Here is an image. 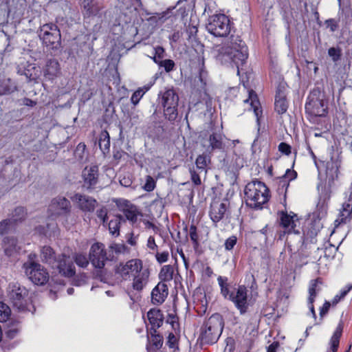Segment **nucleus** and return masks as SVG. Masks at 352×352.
Instances as JSON below:
<instances>
[{
	"label": "nucleus",
	"mask_w": 352,
	"mask_h": 352,
	"mask_svg": "<svg viewBox=\"0 0 352 352\" xmlns=\"http://www.w3.org/2000/svg\"><path fill=\"white\" fill-rule=\"evenodd\" d=\"M297 220L296 214L292 216L287 212H281L280 224L285 228L287 233L286 241L288 248L292 253H298L300 256L307 258L308 256V253L306 252L307 245L316 242V237L322 226L319 221L309 222L302 229L301 232L296 229Z\"/></svg>",
	"instance_id": "obj_1"
},
{
	"label": "nucleus",
	"mask_w": 352,
	"mask_h": 352,
	"mask_svg": "<svg viewBox=\"0 0 352 352\" xmlns=\"http://www.w3.org/2000/svg\"><path fill=\"white\" fill-rule=\"evenodd\" d=\"M212 54L216 60L222 65L234 64L238 75L240 67L245 63L248 58V47L238 34H231L227 45L216 47Z\"/></svg>",
	"instance_id": "obj_2"
},
{
	"label": "nucleus",
	"mask_w": 352,
	"mask_h": 352,
	"mask_svg": "<svg viewBox=\"0 0 352 352\" xmlns=\"http://www.w3.org/2000/svg\"><path fill=\"white\" fill-rule=\"evenodd\" d=\"M115 272L124 280H132V288L137 292L146 287L150 276L149 269L144 267L142 261L139 258L120 263L116 267Z\"/></svg>",
	"instance_id": "obj_3"
},
{
	"label": "nucleus",
	"mask_w": 352,
	"mask_h": 352,
	"mask_svg": "<svg viewBox=\"0 0 352 352\" xmlns=\"http://www.w3.org/2000/svg\"><path fill=\"white\" fill-rule=\"evenodd\" d=\"M245 202L248 206L254 209H261L270 199V190L261 181L248 183L244 190Z\"/></svg>",
	"instance_id": "obj_4"
},
{
	"label": "nucleus",
	"mask_w": 352,
	"mask_h": 352,
	"mask_svg": "<svg viewBox=\"0 0 352 352\" xmlns=\"http://www.w3.org/2000/svg\"><path fill=\"white\" fill-rule=\"evenodd\" d=\"M223 320L219 314H212L204 321L199 336L202 344H212L219 340L223 328Z\"/></svg>",
	"instance_id": "obj_5"
},
{
	"label": "nucleus",
	"mask_w": 352,
	"mask_h": 352,
	"mask_svg": "<svg viewBox=\"0 0 352 352\" xmlns=\"http://www.w3.org/2000/svg\"><path fill=\"white\" fill-rule=\"evenodd\" d=\"M28 291L19 283L9 285L8 296L10 301L19 311L30 312L34 314L36 308L28 297Z\"/></svg>",
	"instance_id": "obj_6"
},
{
	"label": "nucleus",
	"mask_w": 352,
	"mask_h": 352,
	"mask_svg": "<svg viewBox=\"0 0 352 352\" xmlns=\"http://www.w3.org/2000/svg\"><path fill=\"white\" fill-rule=\"evenodd\" d=\"M340 166V161L338 159H334L333 157L327 162L324 184L322 182V174L319 171L318 178L320 182L318 184L317 188L319 191L320 200L323 199L324 201L327 198L329 197L330 188L333 186L335 180L338 177Z\"/></svg>",
	"instance_id": "obj_7"
},
{
	"label": "nucleus",
	"mask_w": 352,
	"mask_h": 352,
	"mask_svg": "<svg viewBox=\"0 0 352 352\" xmlns=\"http://www.w3.org/2000/svg\"><path fill=\"white\" fill-rule=\"evenodd\" d=\"M206 28L215 37H226L232 32L233 23L225 14H215L209 16Z\"/></svg>",
	"instance_id": "obj_8"
},
{
	"label": "nucleus",
	"mask_w": 352,
	"mask_h": 352,
	"mask_svg": "<svg viewBox=\"0 0 352 352\" xmlns=\"http://www.w3.org/2000/svg\"><path fill=\"white\" fill-rule=\"evenodd\" d=\"M319 89H314L308 96L305 103V113L311 122H315L318 117H324L327 113L323 99L320 98Z\"/></svg>",
	"instance_id": "obj_9"
},
{
	"label": "nucleus",
	"mask_w": 352,
	"mask_h": 352,
	"mask_svg": "<svg viewBox=\"0 0 352 352\" xmlns=\"http://www.w3.org/2000/svg\"><path fill=\"white\" fill-rule=\"evenodd\" d=\"M159 104L163 107L164 115L170 121H174L178 115L179 96L173 89L160 92L158 96Z\"/></svg>",
	"instance_id": "obj_10"
},
{
	"label": "nucleus",
	"mask_w": 352,
	"mask_h": 352,
	"mask_svg": "<svg viewBox=\"0 0 352 352\" xmlns=\"http://www.w3.org/2000/svg\"><path fill=\"white\" fill-rule=\"evenodd\" d=\"M38 36L43 44L47 48L58 50L61 47V34L58 26L52 23H45L40 27Z\"/></svg>",
	"instance_id": "obj_11"
},
{
	"label": "nucleus",
	"mask_w": 352,
	"mask_h": 352,
	"mask_svg": "<svg viewBox=\"0 0 352 352\" xmlns=\"http://www.w3.org/2000/svg\"><path fill=\"white\" fill-rule=\"evenodd\" d=\"M114 255L111 253L107 254L104 244L100 242H96L93 243L89 251V259L92 266L97 270L101 272L104 268L106 262L112 261Z\"/></svg>",
	"instance_id": "obj_12"
},
{
	"label": "nucleus",
	"mask_w": 352,
	"mask_h": 352,
	"mask_svg": "<svg viewBox=\"0 0 352 352\" xmlns=\"http://www.w3.org/2000/svg\"><path fill=\"white\" fill-rule=\"evenodd\" d=\"M25 275L35 285H43L49 280L46 269L35 261H26L23 265Z\"/></svg>",
	"instance_id": "obj_13"
},
{
	"label": "nucleus",
	"mask_w": 352,
	"mask_h": 352,
	"mask_svg": "<svg viewBox=\"0 0 352 352\" xmlns=\"http://www.w3.org/2000/svg\"><path fill=\"white\" fill-rule=\"evenodd\" d=\"M248 289L244 285H239L235 291L230 296L229 300L232 301L241 315L245 314L248 309Z\"/></svg>",
	"instance_id": "obj_14"
},
{
	"label": "nucleus",
	"mask_w": 352,
	"mask_h": 352,
	"mask_svg": "<svg viewBox=\"0 0 352 352\" xmlns=\"http://www.w3.org/2000/svg\"><path fill=\"white\" fill-rule=\"evenodd\" d=\"M287 90V83L283 80L280 81L276 87L274 101V109L280 115L285 113L288 109Z\"/></svg>",
	"instance_id": "obj_15"
},
{
	"label": "nucleus",
	"mask_w": 352,
	"mask_h": 352,
	"mask_svg": "<svg viewBox=\"0 0 352 352\" xmlns=\"http://www.w3.org/2000/svg\"><path fill=\"white\" fill-rule=\"evenodd\" d=\"M71 199L83 212H94L97 204V201L94 198L80 193L74 194L71 197Z\"/></svg>",
	"instance_id": "obj_16"
},
{
	"label": "nucleus",
	"mask_w": 352,
	"mask_h": 352,
	"mask_svg": "<svg viewBox=\"0 0 352 352\" xmlns=\"http://www.w3.org/2000/svg\"><path fill=\"white\" fill-rule=\"evenodd\" d=\"M70 202L65 197H58L53 199L49 206V210L52 215H66L70 212Z\"/></svg>",
	"instance_id": "obj_17"
},
{
	"label": "nucleus",
	"mask_w": 352,
	"mask_h": 352,
	"mask_svg": "<svg viewBox=\"0 0 352 352\" xmlns=\"http://www.w3.org/2000/svg\"><path fill=\"white\" fill-rule=\"evenodd\" d=\"M98 167L97 166H86L82 173V186L87 190L94 189L98 182Z\"/></svg>",
	"instance_id": "obj_18"
},
{
	"label": "nucleus",
	"mask_w": 352,
	"mask_h": 352,
	"mask_svg": "<svg viewBox=\"0 0 352 352\" xmlns=\"http://www.w3.org/2000/svg\"><path fill=\"white\" fill-rule=\"evenodd\" d=\"M59 273L65 277H72L75 275V267L73 263L65 255L58 257L56 265Z\"/></svg>",
	"instance_id": "obj_19"
},
{
	"label": "nucleus",
	"mask_w": 352,
	"mask_h": 352,
	"mask_svg": "<svg viewBox=\"0 0 352 352\" xmlns=\"http://www.w3.org/2000/svg\"><path fill=\"white\" fill-rule=\"evenodd\" d=\"M168 294V288L166 283L160 282L151 292V301L154 305L162 304Z\"/></svg>",
	"instance_id": "obj_20"
},
{
	"label": "nucleus",
	"mask_w": 352,
	"mask_h": 352,
	"mask_svg": "<svg viewBox=\"0 0 352 352\" xmlns=\"http://www.w3.org/2000/svg\"><path fill=\"white\" fill-rule=\"evenodd\" d=\"M321 281L320 278H317L315 280H311L309 287V297L307 300V305L310 311L311 316L316 320V314L314 306V302L315 301V298L320 291V288L318 286V284H321Z\"/></svg>",
	"instance_id": "obj_21"
},
{
	"label": "nucleus",
	"mask_w": 352,
	"mask_h": 352,
	"mask_svg": "<svg viewBox=\"0 0 352 352\" xmlns=\"http://www.w3.org/2000/svg\"><path fill=\"white\" fill-rule=\"evenodd\" d=\"M147 317L151 324L150 331L157 333V329L162 325L164 321L162 311L159 309H151L147 313Z\"/></svg>",
	"instance_id": "obj_22"
},
{
	"label": "nucleus",
	"mask_w": 352,
	"mask_h": 352,
	"mask_svg": "<svg viewBox=\"0 0 352 352\" xmlns=\"http://www.w3.org/2000/svg\"><path fill=\"white\" fill-rule=\"evenodd\" d=\"M227 211V205L225 203H213L210 206L209 216L214 223L222 220Z\"/></svg>",
	"instance_id": "obj_23"
},
{
	"label": "nucleus",
	"mask_w": 352,
	"mask_h": 352,
	"mask_svg": "<svg viewBox=\"0 0 352 352\" xmlns=\"http://www.w3.org/2000/svg\"><path fill=\"white\" fill-rule=\"evenodd\" d=\"M297 177V173L294 170L287 169L285 174L280 181L278 192L279 195H283V201H281L283 204H285L286 202V192L289 186V182L292 181Z\"/></svg>",
	"instance_id": "obj_24"
},
{
	"label": "nucleus",
	"mask_w": 352,
	"mask_h": 352,
	"mask_svg": "<svg viewBox=\"0 0 352 352\" xmlns=\"http://www.w3.org/2000/svg\"><path fill=\"white\" fill-rule=\"evenodd\" d=\"M0 8L8 12V15L19 16L23 14V3H12V0H0Z\"/></svg>",
	"instance_id": "obj_25"
},
{
	"label": "nucleus",
	"mask_w": 352,
	"mask_h": 352,
	"mask_svg": "<svg viewBox=\"0 0 352 352\" xmlns=\"http://www.w3.org/2000/svg\"><path fill=\"white\" fill-rule=\"evenodd\" d=\"M60 72V65L57 60L54 58L47 60L43 68V75L45 78L52 80Z\"/></svg>",
	"instance_id": "obj_26"
},
{
	"label": "nucleus",
	"mask_w": 352,
	"mask_h": 352,
	"mask_svg": "<svg viewBox=\"0 0 352 352\" xmlns=\"http://www.w3.org/2000/svg\"><path fill=\"white\" fill-rule=\"evenodd\" d=\"M82 6L85 11V14L87 16H100L102 5L96 0H83Z\"/></svg>",
	"instance_id": "obj_27"
},
{
	"label": "nucleus",
	"mask_w": 352,
	"mask_h": 352,
	"mask_svg": "<svg viewBox=\"0 0 352 352\" xmlns=\"http://www.w3.org/2000/svg\"><path fill=\"white\" fill-rule=\"evenodd\" d=\"M21 329V322L16 319H10L6 324V329L5 331L6 337L8 339L16 338L20 333Z\"/></svg>",
	"instance_id": "obj_28"
},
{
	"label": "nucleus",
	"mask_w": 352,
	"mask_h": 352,
	"mask_svg": "<svg viewBox=\"0 0 352 352\" xmlns=\"http://www.w3.org/2000/svg\"><path fill=\"white\" fill-rule=\"evenodd\" d=\"M248 95V98L245 99L244 102L246 103H250L251 108L253 109L254 115L256 118L257 123L259 125V118L262 115V110L261 108L260 102L258 101L257 95L254 91H250Z\"/></svg>",
	"instance_id": "obj_29"
},
{
	"label": "nucleus",
	"mask_w": 352,
	"mask_h": 352,
	"mask_svg": "<svg viewBox=\"0 0 352 352\" xmlns=\"http://www.w3.org/2000/svg\"><path fill=\"white\" fill-rule=\"evenodd\" d=\"M342 331L343 323L342 321H340L329 340L330 349L332 352H337L338 349L339 347L340 340L342 336Z\"/></svg>",
	"instance_id": "obj_30"
},
{
	"label": "nucleus",
	"mask_w": 352,
	"mask_h": 352,
	"mask_svg": "<svg viewBox=\"0 0 352 352\" xmlns=\"http://www.w3.org/2000/svg\"><path fill=\"white\" fill-rule=\"evenodd\" d=\"M98 145L104 155L109 153L110 151V135L107 131L103 130L99 135Z\"/></svg>",
	"instance_id": "obj_31"
},
{
	"label": "nucleus",
	"mask_w": 352,
	"mask_h": 352,
	"mask_svg": "<svg viewBox=\"0 0 352 352\" xmlns=\"http://www.w3.org/2000/svg\"><path fill=\"white\" fill-rule=\"evenodd\" d=\"M343 210L341 212V222L345 223L348 218H350L352 212V182L351 191L349 193L347 200L342 204Z\"/></svg>",
	"instance_id": "obj_32"
},
{
	"label": "nucleus",
	"mask_w": 352,
	"mask_h": 352,
	"mask_svg": "<svg viewBox=\"0 0 352 352\" xmlns=\"http://www.w3.org/2000/svg\"><path fill=\"white\" fill-rule=\"evenodd\" d=\"M244 166V160L242 157L239 155L234 154L232 157L231 164L228 167V171L232 173L234 175L238 173V171L243 168Z\"/></svg>",
	"instance_id": "obj_33"
},
{
	"label": "nucleus",
	"mask_w": 352,
	"mask_h": 352,
	"mask_svg": "<svg viewBox=\"0 0 352 352\" xmlns=\"http://www.w3.org/2000/svg\"><path fill=\"white\" fill-rule=\"evenodd\" d=\"M210 163V157L207 155H199L195 160L196 168L199 173H207V167Z\"/></svg>",
	"instance_id": "obj_34"
},
{
	"label": "nucleus",
	"mask_w": 352,
	"mask_h": 352,
	"mask_svg": "<svg viewBox=\"0 0 352 352\" xmlns=\"http://www.w3.org/2000/svg\"><path fill=\"white\" fill-rule=\"evenodd\" d=\"M57 230V224L55 223H50L46 225V227L39 226L36 228V232L41 235L51 237L54 236Z\"/></svg>",
	"instance_id": "obj_35"
},
{
	"label": "nucleus",
	"mask_w": 352,
	"mask_h": 352,
	"mask_svg": "<svg viewBox=\"0 0 352 352\" xmlns=\"http://www.w3.org/2000/svg\"><path fill=\"white\" fill-rule=\"evenodd\" d=\"M123 218L121 215H117L111 219L109 223V230L111 235L118 236L120 234V228Z\"/></svg>",
	"instance_id": "obj_36"
},
{
	"label": "nucleus",
	"mask_w": 352,
	"mask_h": 352,
	"mask_svg": "<svg viewBox=\"0 0 352 352\" xmlns=\"http://www.w3.org/2000/svg\"><path fill=\"white\" fill-rule=\"evenodd\" d=\"M217 281L220 287L221 294L223 296L224 298L229 300L230 296H231L234 291L231 292L230 290V286L228 283V278L219 276L217 278Z\"/></svg>",
	"instance_id": "obj_37"
},
{
	"label": "nucleus",
	"mask_w": 352,
	"mask_h": 352,
	"mask_svg": "<svg viewBox=\"0 0 352 352\" xmlns=\"http://www.w3.org/2000/svg\"><path fill=\"white\" fill-rule=\"evenodd\" d=\"M3 243L4 251L8 256H11L14 252H16L20 249V248H18L17 247V240L14 237L5 238Z\"/></svg>",
	"instance_id": "obj_38"
},
{
	"label": "nucleus",
	"mask_w": 352,
	"mask_h": 352,
	"mask_svg": "<svg viewBox=\"0 0 352 352\" xmlns=\"http://www.w3.org/2000/svg\"><path fill=\"white\" fill-rule=\"evenodd\" d=\"M173 267L170 265H164L159 274V278L161 280L160 282H164L166 283V282L170 281L173 277Z\"/></svg>",
	"instance_id": "obj_39"
},
{
	"label": "nucleus",
	"mask_w": 352,
	"mask_h": 352,
	"mask_svg": "<svg viewBox=\"0 0 352 352\" xmlns=\"http://www.w3.org/2000/svg\"><path fill=\"white\" fill-rule=\"evenodd\" d=\"M16 89V85L10 78L0 80V96L10 94Z\"/></svg>",
	"instance_id": "obj_40"
},
{
	"label": "nucleus",
	"mask_w": 352,
	"mask_h": 352,
	"mask_svg": "<svg viewBox=\"0 0 352 352\" xmlns=\"http://www.w3.org/2000/svg\"><path fill=\"white\" fill-rule=\"evenodd\" d=\"M209 142L212 150L221 149L223 146L221 134L219 133H212L210 135Z\"/></svg>",
	"instance_id": "obj_41"
},
{
	"label": "nucleus",
	"mask_w": 352,
	"mask_h": 352,
	"mask_svg": "<svg viewBox=\"0 0 352 352\" xmlns=\"http://www.w3.org/2000/svg\"><path fill=\"white\" fill-rule=\"evenodd\" d=\"M73 260L75 263L81 268H86L90 262L86 254L82 252L75 253L73 255Z\"/></svg>",
	"instance_id": "obj_42"
},
{
	"label": "nucleus",
	"mask_w": 352,
	"mask_h": 352,
	"mask_svg": "<svg viewBox=\"0 0 352 352\" xmlns=\"http://www.w3.org/2000/svg\"><path fill=\"white\" fill-rule=\"evenodd\" d=\"M327 54L335 65L342 59V51L340 47H331L328 49Z\"/></svg>",
	"instance_id": "obj_43"
},
{
	"label": "nucleus",
	"mask_w": 352,
	"mask_h": 352,
	"mask_svg": "<svg viewBox=\"0 0 352 352\" xmlns=\"http://www.w3.org/2000/svg\"><path fill=\"white\" fill-rule=\"evenodd\" d=\"M153 60L159 67H163L167 73L173 71L175 69V63L171 59L157 60L156 56H153Z\"/></svg>",
	"instance_id": "obj_44"
},
{
	"label": "nucleus",
	"mask_w": 352,
	"mask_h": 352,
	"mask_svg": "<svg viewBox=\"0 0 352 352\" xmlns=\"http://www.w3.org/2000/svg\"><path fill=\"white\" fill-rule=\"evenodd\" d=\"M41 258L42 261L51 263L55 259V253L53 249L50 246H44L41 249Z\"/></svg>",
	"instance_id": "obj_45"
},
{
	"label": "nucleus",
	"mask_w": 352,
	"mask_h": 352,
	"mask_svg": "<svg viewBox=\"0 0 352 352\" xmlns=\"http://www.w3.org/2000/svg\"><path fill=\"white\" fill-rule=\"evenodd\" d=\"M199 60L201 63L200 68L199 69V80L201 83V87L204 88L207 84V76L208 73L204 67V58L203 56H199Z\"/></svg>",
	"instance_id": "obj_46"
},
{
	"label": "nucleus",
	"mask_w": 352,
	"mask_h": 352,
	"mask_svg": "<svg viewBox=\"0 0 352 352\" xmlns=\"http://www.w3.org/2000/svg\"><path fill=\"white\" fill-rule=\"evenodd\" d=\"M124 214L127 220L135 223L138 220L139 212L135 206H131L124 210Z\"/></svg>",
	"instance_id": "obj_47"
},
{
	"label": "nucleus",
	"mask_w": 352,
	"mask_h": 352,
	"mask_svg": "<svg viewBox=\"0 0 352 352\" xmlns=\"http://www.w3.org/2000/svg\"><path fill=\"white\" fill-rule=\"evenodd\" d=\"M192 0H178L175 7L178 8V11L183 16L191 8Z\"/></svg>",
	"instance_id": "obj_48"
},
{
	"label": "nucleus",
	"mask_w": 352,
	"mask_h": 352,
	"mask_svg": "<svg viewBox=\"0 0 352 352\" xmlns=\"http://www.w3.org/2000/svg\"><path fill=\"white\" fill-rule=\"evenodd\" d=\"M10 308L4 302H0V322H7L10 316Z\"/></svg>",
	"instance_id": "obj_49"
},
{
	"label": "nucleus",
	"mask_w": 352,
	"mask_h": 352,
	"mask_svg": "<svg viewBox=\"0 0 352 352\" xmlns=\"http://www.w3.org/2000/svg\"><path fill=\"white\" fill-rule=\"evenodd\" d=\"M26 215V212L23 207H17L12 212V218L10 219L12 222L21 221L24 219Z\"/></svg>",
	"instance_id": "obj_50"
},
{
	"label": "nucleus",
	"mask_w": 352,
	"mask_h": 352,
	"mask_svg": "<svg viewBox=\"0 0 352 352\" xmlns=\"http://www.w3.org/2000/svg\"><path fill=\"white\" fill-rule=\"evenodd\" d=\"M166 322L170 324L172 329L176 332L179 330V324L178 322V318L174 313H169L166 318Z\"/></svg>",
	"instance_id": "obj_51"
},
{
	"label": "nucleus",
	"mask_w": 352,
	"mask_h": 352,
	"mask_svg": "<svg viewBox=\"0 0 352 352\" xmlns=\"http://www.w3.org/2000/svg\"><path fill=\"white\" fill-rule=\"evenodd\" d=\"M156 186V182L155 179L150 176L147 175L146 177L145 184L143 186V189L146 192L153 191Z\"/></svg>",
	"instance_id": "obj_52"
},
{
	"label": "nucleus",
	"mask_w": 352,
	"mask_h": 352,
	"mask_svg": "<svg viewBox=\"0 0 352 352\" xmlns=\"http://www.w3.org/2000/svg\"><path fill=\"white\" fill-rule=\"evenodd\" d=\"M150 331L151 335V340L153 345L155 346L157 349H160L163 344L162 337L153 331Z\"/></svg>",
	"instance_id": "obj_53"
},
{
	"label": "nucleus",
	"mask_w": 352,
	"mask_h": 352,
	"mask_svg": "<svg viewBox=\"0 0 352 352\" xmlns=\"http://www.w3.org/2000/svg\"><path fill=\"white\" fill-rule=\"evenodd\" d=\"M109 248L110 252H114L116 254L124 253L126 249L124 244L120 243H112L109 245ZM111 254L113 255V254Z\"/></svg>",
	"instance_id": "obj_54"
},
{
	"label": "nucleus",
	"mask_w": 352,
	"mask_h": 352,
	"mask_svg": "<svg viewBox=\"0 0 352 352\" xmlns=\"http://www.w3.org/2000/svg\"><path fill=\"white\" fill-rule=\"evenodd\" d=\"M166 344L170 349L178 348V339L177 336L173 332L168 333Z\"/></svg>",
	"instance_id": "obj_55"
},
{
	"label": "nucleus",
	"mask_w": 352,
	"mask_h": 352,
	"mask_svg": "<svg viewBox=\"0 0 352 352\" xmlns=\"http://www.w3.org/2000/svg\"><path fill=\"white\" fill-rule=\"evenodd\" d=\"M190 178L192 180V182L195 186H199L201 184V178L199 176V174L201 173H199L197 170H195L194 168H190Z\"/></svg>",
	"instance_id": "obj_56"
},
{
	"label": "nucleus",
	"mask_w": 352,
	"mask_h": 352,
	"mask_svg": "<svg viewBox=\"0 0 352 352\" xmlns=\"http://www.w3.org/2000/svg\"><path fill=\"white\" fill-rule=\"evenodd\" d=\"M237 243V238L236 236L232 235L228 238L225 243H224V247L226 250L230 251L232 250L234 247L236 245Z\"/></svg>",
	"instance_id": "obj_57"
},
{
	"label": "nucleus",
	"mask_w": 352,
	"mask_h": 352,
	"mask_svg": "<svg viewBox=\"0 0 352 352\" xmlns=\"http://www.w3.org/2000/svg\"><path fill=\"white\" fill-rule=\"evenodd\" d=\"M144 92L141 89H137L135 91L131 97V102L134 105L136 106L139 102L140 101L141 98L144 96Z\"/></svg>",
	"instance_id": "obj_58"
},
{
	"label": "nucleus",
	"mask_w": 352,
	"mask_h": 352,
	"mask_svg": "<svg viewBox=\"0 0 352 352\" xmlns=\"http://www.w3.org/2000/svg\"><path fill=\"white\" fill-rule=\"evenodd\" d=\"M189 236L194 245H198V234L197 232V227L195 225H191L189 230Z\"/></svg>",
	"instance_id": "obj_59"
},
{
	"label": "nucleus",
	"mask_w": 352,
	"mask_h": 352,
	"mask_svg": "<svg viewBox=\"0 0 352 352\" xmlns=\"http://www.w3.org/2000/svg\"><path fill=\"white\" fill-rule=\"evenodd\" d=\"M12 221L10 219H4L0 222V234L3 235L8 232Z\"/></svg>",
	"instance_id": "obj_60"
},
{
	"label": "nucleus",
	"mask_w": 352,
	"mask_h": 352,
	"mask_svg": "<svg viewBox=\"0 0 352 352\" xmlns=\"http://www.w3.org/2000/svg\"><path fill=\"white\" fill-rule=\"evenodd\" d=\"M324 25L326 28L329 29L331 32H334L338 27V21L334 19H327L324 21Z\"/></svg>",
	"instance_id": "obj_61"
},
{
	"label": "nucleus",
	"mask_w": 352,
	"mask_h": 352,
	"mask_svg": "<svg viewBox=\"0 0 352 352\" xmlns=\"http://www.w3.org/2000/svg\"><path fill=\"white\" fill-rule=\"evenodd\" d=\"M168 256L169 254L167 251L157 252L155 254L156 260L160 264L166 263L168 259Z\"/></svg>",
	"instance_id": "obj_62"
},
{
	"label": "nucleus",
	"mask_w": 352,
	"mask_h": 352,
	"mask_svg": "<svg viewBox=\"0 0 352 352\" xmlns=\"http://www.w3.org/2000/svg\"><path fill=\"white\" fill-rule=\"evenodd\" d=\"M205 8L204 12L212 13V11L216 8L217 4L214 0H204Z\"/></svg>",
	"instance_id": "obj_63"
},
{
	"label": "nucleus",
	"mask_w": 352,
	"mask_h": 352,
	"mask_svg": "<svg viewBox=\"0 0 352 352\" xmlns=\"http://www.w3.org/2000/svg\"><path fill=\"white\" fill-rule=\"evenodd\" d=\"M96 215L98 219H100L102 223L104 224L106 221L107 220V210L106 208L102 207L97 210Z\"/></svg>",
	"instance_id": "obj_64"
}]
</instances>
